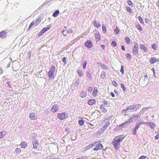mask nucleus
<instances>
[{
    "mask_svg": "<svg viewBox=\"0 0 159 159\" xmlns=\"http://www.w3.org/2000/svg\"><path fill=\"white\" fill-rule=\"evenodd\" d=\"M124 137L123 135H119L115 137L113 139L112 143L115 149L118 150L120 148V142L122 141Z\"/></svg>",
    "mask_w": 159,
    "mask_h": 159,
    "instance_id": "obj_1",
    "label": "nucleus"
},
{
    "mask_svg": "<svg viewBox=\"0 0 159 159\" xmlns=\"http://www.w3.org/2000/svg\"><path fill=\"white\" fill-rule=\"evenodd\" d=\"M141 107V105L140 104L129 106L126 107L127 110H128L129 112H133L138 110Z\"/></svg>",
    "mask_w": 159,
    "mask_h": 159,
    "instance_id": "obj_2",
    "label": "nucleus"
},
{
    "mask_svg": "<svg viewBox=\"0 0 159 159\" xmlns=\"http://www.w3.org/2000/svg\"><path fill=\"white\" fill-rule=\"evenodd\" d=\"M56 70V67L55 66L52 65L49 71L48 72V77L50 80L54 79L55 78L54 72Z\"/></svg>",
    "mask_w": 159,
    "mask_h": 159,
    "instance_id": "obj_3",
    "label": "nucleus"
},
{
    "mask_svg": "<svg viewBox=\"0 0 159 159\" xmlns=\"http://www.w3.org/2000/svg\"><path fill=\"white\" fill-rule=\"evenodd\" d=\"M95 148L93 149V150L97 151L99 150H103V146L101 143H99L97 145H96Z\"/></svg>",
    "mask_w": 159,
    "mask_h": 159,
    "instance_id": "obj_4",
    "label": "nucleus"
},
{
    "mask_svg": "<svg viewBox=\"0 0 159 159\" xmlns=\"http://www.w3.org/2000/svg\"><path fill=\"white\" fill-rule=\"evenodd\" d=\"M40 22V20L39 19H37L35 21H33L30 24V27L29 28V30L30 29V28L31 26H33L34 25H35L36 26L37 25H38Z\"/></svg>",
    "mask_w": 159,
    "mask_h": 159,
    "instance_id": "obj_5",
    "label": "nucleus"
},
{
    "mask_svg": "<svg viewBox=\"0 0 159 159\" xmlns=\"http://www.w3.org/2000/svg\"><path fill=\"white\" fill-rule=\"evenodd\" d=\"M138 44H135V46L133 48L132 52L134 55H137L138 53Z\"/></svg>",
    "mask_w": 159,
    "mask_h": 159,
    "instance_id": "obj_6",
    "label": "nucleus"
},
{
    "mask_svg": "<svg viewBox=\"0 0 159 159\" xmlns=\"http://www.w3.org/2000/svg\"><path fill=\"white\" fill-rule=\"evenodd\" d=\"M58 116L59 118L61 120H63L67 117V116L65 113H59Z\"/></svg>",
    "mask_w": 159,
    "mask_h": 159,
    "instance_id": "obj_7",
    "label": "nucleus"
},
{
    "mask_svg": "<svg viewBox=\"0 0 159 159\" xmlns=\"http://www.w3.org/2000/svg\"><path fill=\"white\" fill-rule=\"evenodd\" d=\"M93 45V44L92 42L91 41L89 40H88L85 43V46L88 48H91Z\"/></svg>",
    "mask_w": 159,
    "mask_h": 159,
    "instance_id": "obj_8",
    "label": "nucleus"
},
{
    "mask_svg": "<svg viewBox=\"0 0 159 159\" xmlns=\"http://www.w3.org/2000/svg\"><path fill=\"white\" fill-rule=\"evenodd\" d=\"M93 25L94 26L98 28L101 26V24L98 21L94 20L93 22Z\"/></svg>",
    "mask_w": 159,
    "mask_h": 159,
    "instance_id": "obj_9",
    "label": "nucleus"
},
{
    "mask_svg": "<svg viewBox=\"0 0 159 159\" xmlns=\"http://www.w3.org/2000/svg\"><path fill=\"white\" fill-rule=\"evenodd\" d=\"M159 61V59L157 58H155L154 57H151L150 59V62L151 64H154V63L158 62Z\"/></svg>",
    "mask_w": 159,
    "mask_h": 159,
    "instance_id": "obj_10",
    "label": "nucleus"
},
{
    "mask_svg": "<svg viewBox=\"0 0 159 159\" xmlns=\"http://www.w3.org/2000/svg\"><path fill=\"white\" fill-rule=\"evenodd\" d=\"M58 110V105H54L51 109V111L53 112H55L57 111Z\"/></svg>",
    "mask_w": 159,
    "mask_h": 159,
    "instance_id": "obj_11",
    "label": "nucleus"
},
{
    "mask_svg": "<svg viewBox=\"0 0 159 159\" xmlns=\"http://www.w3.org/2000/svg\"><path fill=\"white\" fill-rule=\"evenodd\" d=\"M7 32L3 31L0 33V37L2 38H5L7 36Z\"/></svg>",
    "mask_w": 159,
    "mask_h": 159,
    "instance_id": "obj_12",
    "label": "nucleus"
},
{
    "mask_svg": "<svg viewBox=\"0 0 159 159\" xmlns=\"http://www.w3.org/2000/svg\"><path fill=\"white\" fill-rule=\"evenodd\" d=\"M97 142H93L91 144H90L88 145L87 146V149H89L91 148H93L96 146V144Z\"/></svg>",
    "mask_w": 159,
    "mask_h": 159,
    "instance_id": "obj_13",
    "label": "nucleus"
},
{
    "mask_svg": "<svg viewBox=\"0 0 159 159\" xmlns=\"http://www.w3.org/2000/svg\"><path fill=\"white\" fill-rule=\"evenodd\" d=\"M99 65L101 66V67L105 70H108L109 67L106 65L104 64H102L101 62H99L98 63Z\"/></svg>",
    "mask_w": 159,
    "mask_h": 159,
    "instance_id": "obj_14",
    "label": "nucleus"
},
{
    "mask_svg": "<svg viewBox=\"0 0 159 159\" xmlns=\"http://www.w3.org/2000/svg\"><path fill=\"white\" fill-rule=\"evenodd\" d=\"M139 128V124H137L135 125V128L133 130V134L136 135L137 130Z\"/></svg>",
    "mask_w": 159,
    "mask_h": 159,
    "instance_id": "obj_15",
    "label": "nucleus"
},
{
    "mask_svg": "<svg viewBox=\"0 0 159 159\" xmlns=\"http://www.w3.org/2000/svg\"><path fill=\"white\" fill-rule=\"evenodd\" d=\"M32 143L33 145V148H36L39 145L38 141H37L35 139L33 140Z\"/></svg>",
    "mask_w": 159,
    "mask_h": 159,
    "instance_id": "obj_16",
    "label": "nucleus"
},
{
    "mask_svg": "<svg viewBox=\"0 0 159 159\" xmlns=\"http://www.w3.org/2000/svg\"><path fill=\"white\" fill-rule=\"evenodd\" d=\"M127 125H128L126 123V122H125V123L119 125L117 127L119 129H122L123 127L126 126Z\"/></svg>",
    "mask_w": 159,
    "mask_h": 159,
    "instance_id": "obj_17",
    "label": "nucleus"
},
{
    "mask_svg": "<svg viewBox=\"0 0 159 159\" xmlns=\"http://www.w3.org/2000/svg\"><path fill=\"white\" fill-rule=\"evenodd\" d=\"M140 48L142 50H143V52H147V49L146 48L144 45L142 44H140Z\"/></svg>",
    "mask_w": 159,
    "mask_h": 159,
    "instance_id": "obj_18",
    "label": "nucleus"
},
{
    "mask_svg": "<svg viewBox=\"0 0 159 159\" xmlns=\"http://www.w3.org/2000/svg\"><path fill=\"white\" fill-rule=\"evenodd\" d=\"M148 125L150 126L152 129H154L155 128V124L152 122H148L147 123Z\"/></svg>",
    "mask_w": 159,
    "mask_h": 159,
    "instance_id": "obj_19",
    "label": "nucleus"
},
{
    "mask_svg": "<svg viewBox=\"0 0 159 159\" xmlns=\"http://www.w3.org/2000/svg\"><path fill=\"white\" fill-rule=\"evenodd\" d=\"M95 37L96 38L97 41H100V36L99 33L98 32V33L95 34Z\"/></svg>",
    "mask_w": 159,
    "mask_h": 159,
    "instance_id": "obj_20",
    "label": "nucleus"
},
{
    "mask_svg": "<svg viewBox=\"0 0 159 159\" xmlns=\"http://www.w3.org/2000/svg\"><path fill=\"white\" fill-rule=\"evenodd\" d=\"M150 108V107L143 108L142 109V110H141L140 111V112H139L140 114V115L143 114L144 113V112L148 110V109Z\"/></svg>",
    "mask_w": 159,
    "mask_h": 159,
    "instance_id": "obj_21",
    "label": "nucleus"
},
{
    "mask_svg": "<svg viewBox=\"0 0 159 159\" xmlns=\"http://www.w3.org/2000/svg\"><path fill=\"white\" fill-rule=\"evenodd\" d=\"M88 103L89 105H92L96 103V101L95 100L93 99H90L88 101Z\"/></svg>",
    "mask_w": 159,
    "mask_h": 159,
    "instance_id": "obj_22",
    "label": "nucleus"
},
{
    "mask_svg": "<svg viewBox=\"0 0 159 159\" xmlns=\"http://www.w3.org/2000/svg\"><path fill=\"white\" fill-rule=\"evenodd\" d=\"M65 32H66V33H70L72 32V30L71 29L69 30H63L62 34L66 36V34H65Z\"/></svg>",
    "mask_w": 159,
    "mask_h": 159,
    "instance_id": "obj_23",
    "label": "nucleus"
},
{
    "mask_svg": "<svg viewBox=\"0 0 159 159\" xmlns=\"http://www.w3.org/2000/svg\"><path fill=\"white\" fill-rule=\"evenodd\" d=\"M106 75L107 74L105 72H102L101 75V78L102 79H105L106 78Z\"/></svg>",
    "mask_w": 159,
    "mask_h": 159,
    "instance_id": "obj_24",
    "label": "nucleus"
},
{
    "mask_svg": "<svg viewBox=\"0 0 159 159\" xmlns=\"http://www.w3.org/2000/svg\"><path fill=\"white\" fill-rule=\"evenodd\" d=\"M59 11L58 10H57L53 12L52 16L54 17H56L59 15Z\"/></svg>",
    "mask_w": 159,
    "mask_h": 159,
    "instance_id": "obj_25",
    "label": "nucleus"
},
{
    "mask_svg": "<svg viewBox=\"0 0 159 159\" xmlns=\"http://www.w3.org/2000/svg\"><path fill=\"white\" fill-rule=\"evenodd\" d=\"M21 148H25L27 146V144L26 142H22L20 144Z\"/></svg>",
    "mask_w": 159,
    "mask_h": 159,
    "instance_id": "obj_26",
    "label": "nucleus"
},
{
    "mask_svg": "<svg viewBox=\"0 0 159 159\" xmlns=\"http://www.w3.org/2000/svg\"><path fill=\"white\" fill-rule=\"evenodd\" d=\"M80 96L82 98H84L87 96L86 93H85L84 91L82 92L80 94Z\"/></svg>",
    "mask_w": 159,
    "mask_h": 159,
    "instance_id": "obj_27",
    "label": "nucleus"
},
{
    "mask_svg": "<svg viewBox=\"0 0 159 159\" xmlns=\"http://www.w3.org/2000/svg\"><path fill=\"white\" fill-rule=\"evenodd\" d=\"M30 118L32 120H34L35 119L34 114L33 113H30Z\"/></svg>",
    "mask_w": 159,
    "mask_h": 159,
    "instance_id": "obj_28",
    "label": "nucleus"
},
{
    "mask_svg": "<svg viewBox=\"0 0 159 159\" xmlns=\"http://www.w3.org/2000/svg\"><path fill=\"white\" fill-rule=\"evenodd\" d=\"M133 117H131L126 122L128 125H129L130 123L133 122Z\"/></svg>",
    "mask_w": 159,
    "mask_h": 159,
    "instance_id": "obj_29",
    "label": "nucleus"
},
{
    "mask_svg": "<svg viewBox=\"0 0 159 159\" xmlns=\"http://www.w3.org/2000/svg\"><path fill=\"white\" fill-rule=\"evenodd\" d=\"M102 28L103 32L104 33H105L106 32V27L104 25L102 24Z\"/></svg>",
    "mask_w": 159,
    "mask_h": 159,
    "instance_id": "obj_30",
    "label": "nucleus"
},
{
    "mask_svg": "<svg viewBox=\"0 0 159 159\" xmlns=\"http://www.w3.org/2000/svg\"><path fill=\"white\" fill-rule=\"evenodd\" d=\"M125 41L127 44H129L130 43V39L128 37H126L125 38Z\"/></svg>",
    "mask_w": 159,
    "mask_h": 159,
    "instance_id": "obj_31",
    "label": "nucleus"
},
{
    "mask_svg": "<svg viewBox=\"0 0 159 159\" xmlns=\"http://www.w3.org/2000/svg\"><path fill=\"white\" fill-rule=\"evenodd\" d=\"M101 111L104 113H106L107 112V110L104 107H101L100 108Z\"/></svg>",
    "mask_w": 159,
    "mask_h": 159,
    "instance_id": "obj_32",
    "label": "nucleus"
},
{
    "mask_svg": "<svg viewBox=\"0 0 159 159\" xmlns=\"http://www.w3.org/2000/svg\"><path fill=\"white\" fill-rule=\"evenodd\" d=\"M136 27L140 31H141L143 30L142 27L139 25H135Z\"/></svg>",
    "mask_w": 159,
    "mask_h": 159,
    "instance_id": "obj_33",
    "label": "nucleus"
},
{
    "mask_svg": "<svg viewBox=\"0 0 159 159\" xmlns=\"http://www.w3.org/2000/svg\"><path fill=\"white\" fill-rule=\"evenodd\" d=\"M77 73L78 75L80 77H81L83 75V74L82 73V71L80 70H78L77 71Z\"/></svg>",
    "mask_w": 159,
    "mask_h": 159,
    "instance_id": "obj_34",
    "label": "nucleus"
},
{
    "mask_svg": "<svg viewBox=\"0 0 159 159\" xmlns=\"http://www.w3.org/2000/svg\"><path fill=\"white\" fill-rule=\"evenodd\" d=\"M126 9L127 11H128V12H129V13H132V9L130 8V7H129V6L127 7H126Z\"/></svg>",
    "mask_w": 159,
    "mask_h": 159,
    "instance_id": "obj_35",
    "label": "nucleus"
},
{
    "mask_svg": "<svg viewBox=\"0 0 159 159\" xmlns=\"http://www.w3.org/2000/svg\"><path fill=\"white\" fill-rule=\"evenodd\" d=\"M84 121L83 120H79L78 121V123L79 125L80 126H82L84 125Z\"/></svg>",
    "mask_w": 159,
    "mask_h": 159,
    "instance_id": "obj_36",
    "label": "nucleus"
},
{
    "mask_svg": "<svg viewBox=\"0 0 159 159\" xmlns=\"http://www.w3.org/2000/svg\"><path fill=\"white\" fill-rule=\"evenodd\" d=\"M120 30L117 27H116V29L114 30V32L116 34H117L119 33Z\"/></svg>",
    "mask_w": 159,
    "mask_h": 159,
    "instance_id": "obj_37",
    "label": "nucleus"
},
{
    "mask_svg": "<svg viewBox=\"0 0 159 159\" xmlns=\"http://www.w3.org/2000/svg\"><path fill=\"white\" fill-rule=\"evenodd\" d=\"M86 77L88 79H91V74L89 72H87L86 73Z\"/></svg>",
    "mask_w": 159,
    "mask_h": 159,
    "instance_id": "obj_38",
    "label": "nucleus"
},
{
    "mask_svg": "<svg viewBox=\"0 0 159 159\" xmlns=\"http://www.w3.org/2000/svg\"><path fill=\"white\" fill-rule=\"evenodd\" d=\"M87 61H86L85 60L83 62V68L84 69H85L86 68V65H87Z\"/></svg>",
    "mask_w": 159,
    "mask_h": 159,
    "instance_id": "obj_39",
    "label": "nucleus"
},
{
    "mask_svg": "<svg viewBox=\"0 0 159 159\" xmlns=\"http://www.w3.org/2000/svg\"><path fill=\"white\" fill-rule=\"evenodd\" d=\"M120 85L122 89L124 91H126V88L125 87L124 85L123 84L121 83L120 84Z\"/></svg>",
    "mask_w": 159,
    "mask_h": 159,
    "instance_id": "obj_40",
    "label": "nucleus"
},
{
    "mask_svg": "<svg viewBox=\"0 0 159 159\" xmlns=\"http://www.w3.org/2000/svg\"><path fill=\"white\" fill-rule=\"evenodd\" d=\"M152 48L155 50H157V46H156V44H153L152 46Z\"/></svg>",
    "mask_w": 159,
    "mask_h": 159,
    "instance_id": "obj_41",
    "label": "nucleus"
},
{
    "mask_svg": "<svg viewBox=\"0 0 159 159\" xmlns=\"http://www.w3.org/2000/svg\"><path fill=\"white\" fill-rule=\"evenodd\" d=\"M138 19L139 20V21L140 23L141 24L143 23V19H142V17L140 16H139L138 17Z\"/></svg>",
    "mask_w": 159,
    "mask_h": 159,
    "instance_id": "obj_42",
    "label": "nucleus"
},
{
    "mask_svg": "<svg viewBox=\"0 0 159 159\" xmlns=\"http://www.w3.org/2000/svg\"><path fill=\"white\" fill-rule=\"evenodd\" d=\"M112 85L114 86L115 87H117L118 86V84L116 82V81H113L112 82Z\"/></svg>",
    "mask_w": 159,
    "mask_h": 159,
    "instance_id": "obj_43",
    "label": "nucleus"
},
{
    "mask_svg": "<svg viewBox=\"0 0 159 159\" xmlns=\"http://www.w3.org/2000/svg\"><path fill=\"white\" fill-rule=\"evenodd\" d=\"M127 4L130 6H133V3L131 1L128 0L127 1Z\"/></svg>",
    "mask_w": 159,
    "mask_h": 159,
    "instance_id": "obj_44",
    "label": "nucleus"
},
{
    "mask_svg": "<svg viewBox=\"0 0 159 159\" xmlns=\"http://www.w3.org/2000/svg\"><path fill=\"white\" fill-rule=\"evenodd\" d=\"M124 67L123 66L121 65V69L120 70V71L122 73V74H123L124 73Z\"/></svg>",
    "mask_w": 159,
    "mask_h": 159,
    "instance_id": "obj_45",
    "label": "nucleus"
},
{
    "mask_svg": "<svg viewBox=\"0 0 159 159\" xmlns=\"http://www.w3.org/2000/svg\"><path fill=\"white\" fill-rule=\"evenodd\" d=\"M7 86H8L10 88H12V84H11V82H10V81H8L7 82Z\"/></svg>",
    "mask_w": 159,
    "mask_h": 159,
    "instance_id": "obj_46",
    "label": "nucleus"
},
{
    "mask_svg": "<svg viewBox=\"0 0 159 159\" xmlns=\"http://www.w3.org/2000/svg\"><path fill=\"white\" fill-rule=\"evenodd\" d=\"M133 117L136 119V120H138L140 118V116L139 115H133Z\"/></svg>",
    "mask_w": 159,
    "mask_h": 159,
    "instance_id": "obj_47",
    "label": "nucleus"
},
{
    "mask_svg": "<svg viewBox=\"0 0 159 159\" xmlns=\"http://www.w3.org/2000/svg\"><path fill=\"white\" fill-rule=\"evenodd\" d=\"M66 57H64L62 58V61L64 63V64H66Z\"/></svg>",
    "mask_w": 159,
    "mask_h": 159,
    "instance_id": "obj_48",
    "label": "nucleus"
},
{
    "mask_svg": "<svg viewBox=\"0 0 159 159\" xmlns=\"http://www.w3.org/2000/svg\"><path fill=\"white\" fill-rule=\"evenodd\" d=\"M106 121H107V120H104V121L106 122H105V125L106 126H107V127H108V126L109 125H110V122L109 121H107L106 122Z\"/></svg>",
    "mask_w": 159,
    "mask_h": 159,
    "instance_id": "obj_49",
    "label": "nucleus"
},
{
    "mask_svg": "<svg viewBox=\"0 0 159 159\" xmlns=\"http://www.w3.org/2000/svg\"><path fill=\"white\" fill-rule=\"evenodd\" d=\"M21 151L20 149L19 148H17L16 150V153L17 154L19 153Z\"/></svg>",
    "mask_w": 159,
    "mask_h": 159,
    "instance_id": "obj_50",
    "label": "nucleus"
},
{
    "mask_svg": "<svg viewBox=\"0 0 159 159\" xmlns=\"http://www.w3.org/2000/svg\"><path fill=\"white\" fill-rule=\"evenodd\" d=\"M114 47H116L117 45V43L116 41H112L111 43Z\"/></svg>",
    "mask_w": 159,
    "mask_h": 159,
    "instance_id": "obj_51",
    "label": "nucleus"
},
{
    "mask_svg": "<svg viewBox=\"0 0 159 159\" xmlns=\"http://www.w3.org/2000/svg\"><path fill=\"white\" fill-rule=\"evenodd\" d=\"M107 127H107L105 125L103 127H102L101 129H102L103 131H104L106 130L107 129Z\"/></svg>",
    "mask_w": 159,
    "mask_h": 159,
    "instance_id": "obj_52",
    "label": "nucleus"
},
{
    "mask_svg": "<svg viewBox=\"0 0 159 159\" xmlns=\"http://www.w3.org/2000/svg\"><path fill=\"white\" fill-rule=\"evenodd\" d=\"M80 158L81 159H87L88 157L87 156H82Z\"/></svg>",
    "mask_w": 159,
    "mask_h": 159,
    "instance_id": "obj_53",
    "label": "nucleus"
},
{
    "mask_svg": "<svg viewBox=\"0 0 159 159\" xmlns=\"http://www.w3.org/2000/svg\"><path fill=\"white\" fill-rule=\"evenodd\" d=\"M103 105L106 106L108 104V102L105 100L103 101Z\"/></svg>",
    "mask_w": 159,
    "mask_h": 159,
    "instance_id": "obj_54",
    "label": "nucleus"
},
{
    "mask_svg": "<svg viewBox=\"0 0 159 159\" xmlns=\"http://www.w3.org/2000/svg\"><path fill=\"white\" fill-rule=\"evenodd\" d=\"M126 57L127 58H129V59H131V55L129 53H127L126 54Z\"/></svg>",
    "mask_w": 159,
    "mask_h": 159,
    "instance_id": "obj_55",
    "label": "nucleus"
},
{
    "mask_svg": "<svg viewBox=\"0 0 159 159\" xmlns=\"http://www.w3.org/2000/svg\"><path fill=\"white\" fill-rule=\"evenodd\" d=\"M0 133L2 135V137L3 136H5L6 134V132L5 131H2L1 132H0Z\"/></svg>",
    "mask_w": 159,
    "mask_h": 159,
    "instance_id": "obj_56",
    "label": "nucleus"
},
{
    "mask_svg": "<svg viewBox=\"0 0 159 159\" xmlns=\"http://www.w3.org/2000/svg\"><path fill=\"white\" fill-rule=\"evenodd\" d=\"M147 157L146 156H142L139 159H146Z\"/></svg>",
    "mask_w": 159,
    "mask_h": 159,
    "instance_id": "obj_57",
    "label": "nucleus"
},
{
    "mask_svg": "<svg viewBox=\"0 0 159 159\" xmlns=\"http://www.w3.org/2000/svg\"><path fill=\"white\" fill-rule=\"evenodd\" d=\"M50 1V0H47L46 1H45L43 4L44 6L48 4Z\"/></svg>",
    "mask_w": 159,
    "mask_h": 159,
    "instance_id": "obj_58",
    "label": "nucleus"
},
{
    "mask_svg": "<svg viewBox=\"0 0 159 159\" xmlns=\"http://www.w3.org/2000/svg\"><path fill=\"white\" fill-rule=\"evenodd\" d=\"M34 155H39V154H41L40 152H33L32 153Z\"/></svg>",
    "mask_w": 159,
    "mask_h": 159,
    "instance_id": "obj_59",
    "label": "nucleus"
},
{
    "mask_svg": "<svg viewBox=\"0 0 159 159\" xmlns=\"http://www.w3.org/2000/svg\"><path fill=\"white\" fill-rule=\"evenodd\" d=\"M122 113H126L129 112L128 110H127V109H123L122 111Z\"/></svg>",
    "mask_w": 159,
    "mask_h": 159,
    "instance_id": "obj_60",
    "label": "nucleus"
},
{
    "mask_svg": "<svg viewBox=\"0 0 159 159\" xmlns=\"http://www.w3.org/2000/svg\"><path fill=\"white\" fill-rule=\"evenodd\" d=\"M79 84V82L78 81H77L75 83V85L76 86L78 85Z\"/></svg>",
    "mask_w": 159,
    "mask_h": 159,
    "instance_id": "obj_61",
    "label": "nucleus"
},
{
    "mask_svg": "<svg viewBox=\"0 0 159 159\" xmlns=\"http://www.w3.org/2000/svg\"><path fill=\"white\" fill-rule=\"evenodd\" d=\"M92 89H92V87H89V88L88 89V90L89 92H90L92 91Z\"/></svg>",
    "mask_w": 159,
    "mask_h": 159,
    "instance_id": "obj_62",
    "label": "nucleus"
},
{
    "mask_svg": "<svg viewBox=\"0 0 159 159\" xmlns=\"http://www.w3.org/2000/svg\"><path fill=\"white\" fill-rule=\"evenodd\" d=\"M97 93V89H96V90H94V91L93 92V93L94 94H96Z\"/></svg>",
    "mask_w": 159,
    "mask_h": 159,
    "instance_id": "obj_63",
    "label": "nucleus"
},
{
    "mask_svg": "<svg viewBox=\"0 0 159 159\" xmlns=\"http://www.w3.org/2000/svg\"><path fill=\"white\" fill-rule=\"evenodd\" d=\"M155 139H157L159 138V135L158 134V135H156L155 136Z\"/></svg>",
    "mask_w": 159,
    "mask_h": 159,
    "instance_id": "obj_64",
    "label": "nucleus"
}]
</instances>
